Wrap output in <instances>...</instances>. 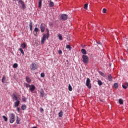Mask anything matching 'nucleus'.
Instances as JSON below:
<instances>
[{"label": "nucleus", "mask_w": 128, "mask_h": 128, "mask_svg": "<svg viewBox=\"0 0 128 128\" xmlns=\"http://www.w3.org/2000/svg\"><path fill=\"white\" fill-rule=\"evenodd\" d=\"M18 1V6L20 8L21 10H26V4L22 0H17Z\"/></svg>", "instance_id": "f257e3e1"}, {"label": "nucleus", "mask_w": 128, "mask_h": 128, "mask_svg": "<svg viewBox=\"0 0 128 128\" xmlns=\"http://www.w3.org/2000/svg\"><path fill=\"white\" fill-rule=\"evenodd\" d=\"M9 120L10 124H14L16 120V115L14 114L10 113L9 114Z\"/></svg>", "instance_id": "f03ea898"}, {"label": "nucleus", "mask_w": 128, "mask_h": 128, "mask_svg": "<svg viewBox=\"0 0 128 128\" xmlns=\"http://www.w3.org/2000/svg\"><path fill=\"white\" fill-rule=\"evenodd\" d=\"M82 62H84V64H88V60H90V59L88 58V56L86 55H82Z\"/></svg>", "instance_id": "7ed1b4c3"}, {"label": "nucleus", "mask_w": 128, "mask_h": 128, "mask_svg": "<svg viewBox=\"0 0 128 128\" xmlns=\"http://www.w3.org/2000/svg\"><path fill=\"white\" fill-rule=\"evenodd\" d=\"M86 86L88 88H92V84H90V78H87L86 80Z\"/></svg>", "instance_id": "20e7f679"}, {"label": "nucleus", "mask_w": 128, "mask_h": 128, "mask_svg": "<svg viewBox=\"0 0 128 128\" xmlns=\"http://www.w3.org/2000/svg\"><path fill=\"white\" fill-rule=\"evenodd\" d=\"M38 68V64H36L35 63H32L30 66V70H36Z\"/></svg>", "instance_id": "39448f33"}, {"label": "nucleus", "mask_w": 128, "mask_h": 128, "mask_svg": "<svg viewBox=\"0 0 128 128\" xmlns=\"http://www.w3.org/2000/svg\"><path fill=\"white\" fill-rule=\"evenodd\" d=\"M60 18L62 20H66L68 18V16L66 15V14H62L60 16Z\"/></svg>", "instance_id": "423d86ee"}, {"label": "nucleus", "mask_w": 128, "mask_h": 128, "mask_svg": "<svg viewBox=\"0 0 128 128\" xmlns=\"http://www.w3.org/2000/svg\"><path fill=\"white\" fill-rule=\"evenodd\" d=\"M46 26L44 23H42L40 24V30L42 32H44V30H46Z\"/></svg>", "instance_id": "0eeeda50"}, {"label": "nucleus", "mask_w": 128, "mask_h": 128, "mask_svg": "<svg viewBox=\"0 0 128 128\" xmlns=\"http://www.w3.org/2000/svg\"><path fill=\"white\" fill-rule=\"evenodd\" d=\"M46 34H44L43 36L41 39L42 44H44V42L46 40Z\"/></svg>", "instance_id": "6e6552de"}, {"label": "nucleus", "mask_w": 128, "mask_h": 128, "mask_svg": "<svg viewBox=\"0 0 128 128\" xmlns=\"http://www.w3.org/2000/svg\"><path fill=\"white\" fill-rule=\"evenodd\" d=\"M39 29L38 28H35L33 32V34L34 36H38V32Z\"/></svg>", "instance_id": "1a4fd4ad"}, {"label": "nucleus", "mask_w": 128, "mask_h": 128, "mask_svg": "<svg viewBox=\"0 0 128 128\" xmlns=\"http://www.w3.org/2000/svg\"><path fill=\"white\" fill-rule=\"evenodd\" d=\"M40 98H44V89H40Z\"/></svg>", "instance_id": "9d476101"}, {"label": "nucleus", "mask_w": 128, "mask_h": 128, "mask_svg": "<svg viewBox=\"0 0 128 128\" xmlns=\"http://www.w3.org/2000/svg\"><path fill=\"white\" fill-rule=\"evenodd\" d=\"M48 4H49V8H52V6H54V2H52L50 0L48 1Z\"/></svg>", "instance_id": "9b49d317"}, {"label": "nucleus", "mask_w": 128, "mask_h": 128, "mask_svg": "<svg viewBox=\"0 0 128 128\" xmlns=\"http://www.w3.org/2000/svg\"><path fill=\"white\" fill-rule=\"evenodd\" d=\"M30 90V92H32L36 90V86L34 85H31Z\"/></svg>", "instance_id": "f8f14e48"}, {"label": "nucleus", "mask_w": 128, "mask_h": 128, "mask_svg": "<svg viewBox=\"0 0 128 128\" xmlns=\"http://www.w3.org/2000/svg\"><path fill=\"white\" fill-rule=\"evenodd\" d=\"M20 100H16V102H14V107L15 108H18V106H20Z\"/></svg>", "instance_id": "ddd939ff"}, {"label": "nucleus", "mask_w": 128, "mask_h": 128, "mask_svg": "<svg viewBox=\"0 0 128 128\" xmlns=\"http://www.w3.org/2000/svg\"><path fill=\"white\" fill-rule=\"evenodd\" d=\"M46 31L47 32L46 36V40H48V38H50V30L46 28Z\"/></svg>", "instance_id": "4468645a"}, {"label": "nucleus", "mask_w": 128, "mask_h": 128, "mask_svg": "<svg viewBox=\"0 0 128 128\" xmlns=\"http://www.w3.org/2000/svg\"><path fill=\"white\" fill-rule=\"evenodd\" d=\"M26 80L27 82H28V84H30L32 82V80L29 77L26 76Z\"/></svg>", "instance_id": "2eb2a0df"}, {"label": "nucleus", "mask_w": 128, "mask_h": 128, "mask_svg": "<svg viewBox=\"0 0 128 128\" xmlns=\"http://www.w3.org/2000/svg\"><path fill=\"white\" fill-rule=\"evenodd\" d=\"M108 79L109 82H112V76L110 74L108 76Z\"/></svg>", "instance_id": "dca6fc26"}, {"label": "nucleus", "mask_w": 128, "mask_h": 128, "mask_svg": "<svg viewBox=\"0 0 128 128\" xmlns=\"http://www.w3.org/2000/svg\"><path fill=\"white\" fill-rule=\"evenodd\" d=\"M29 26L30 28V30L32 32V21L30 22Z\"/></svg>", "instance_id": "f3484780"}, {"label": "nucleus", "mask_w": 128, "mask_h": 128, "mask_svg": "<svg viewBox=\"0 0 128 128\" xmlns=\"http://www.w3.org/2000/svg\"><path fill=\"white\" fill-rule=\"evenodd\" d=\"M81 52L84 55L86 54V50L85 49L82 48L81 50Z\"/></svg>", "instance_id": "a211bd4d"}, {"label": "nucleus", "mask_w": 128, "mask_h": 128, "mask_svg": "<svg viewBox=\"0 0 128 128\" xmlns=\"http://www.w3.org/2000/svg\"><path fill=\"white\" fill-rule=\"evenodd\" d=\"M62 116H64V112L62 111H60L58 113V116L59 118H62Z\"/></svg>", "instance_id": "6ab92c4d"}, {"label": "nucleus", "mask_w": 128, "mask_h": 128, "mask_svg": "<svg viewBox=\"0 0 128 128\" xmlns=\"http://www.w3.org/2000/svg\"><path fill=\"white\" fill-rule=\"evenodd\" d=\"M20 47L22 48H26V44L22 43L20 44Z\"/></svg>", "instance_id": "aec40b11"}, {"label": "nucleus", "mask_w": 128, "mask_h": 128, "mask_svg": "<svg viewBox=\"0 0 128 128\" xmlns=\"http://www.w3.org/2000/svg\"><path fill=\"white\" fill-rule=\"evenodd\" d=\"M18 50L21 52V54H22L24 56V50H22V48H19Z\"/></svg>", "instance_id": "412c9836"}, {"label": "nucleus", "mask_w": 128, "mask_h": 128, "mask_svg": "<svg viewBox=\"0 0 128 128\" xmlns=\"http://www.w3.org/2000/svg\"><path fill=\"white\" fill-rule=\"evenodd\" d=\"M21 108H22V110H26V104L22 105L21 106Z\"/></svg>", "instance_id": "4be33fe9"}, {"label": "nucleus", "mask_w": 128, "mask_h": 128, "mask_svg": "<svg viewBox=\"0 0 128 128\" xmlns=\"http://www.w3.org/2000/svg\"><path fill=\"white\" fill-rule=\"evenodd\" d=\"M20 118H18V116L16 117V124H20Z\"/></svg>", "instance_id": "5701e85b"}, {"label": "nucleus", "mask_w": 128, "mask_h": 128, "mask_svg": "<svg viewBox=\"0 0 128 128\" xmlns=\"http://www.w3.org/2000/svg\"><path fill=\"white\" fill-rule=\"evenodd\" d=\"M68 90H70V92H72V86H70V84H68Z\"/></svg>", "instance_id": "b1692460"}, {"label": "nucleus", "mask_w": 128, "mask_h": 128, "mask_svg": "<svg viewBox=\"0 0 128 128\" xmlns=\"http://www.w3.org/2000/svg\"><path fill=\"white\" fill-rule=\"evenodd\" d=\"M6 80V76H4L2 78V82L3 84H4V82H5Z\"/></svg>", "instance_id": "393cba45"}, {"label": "nucleus", "mask_w": 128, "mask_h": 128, "mask_svg": "<svg viewBox=\"0 0 128 128\" xmlns=\"http://www.w3.org/2000/svg\"><path fill=\"white\" fill-rule=\"evenodd\" d=\"M114 86L115 88H118V83H114Z\"/></svg>", "instance_id": "a878e982"}, {"label": "nucleus", "mask_w": 128, "mask_h": 128, "mask_svg": "<svg viewBox=\"0 0 128 128\" xmlns=\"http://www.w3.org/2000/svg\"><path fill=\"white\" fill-rule=\"evenodd\" d=\"M98 84L99 86H102V80H98Z\"/></svg>", "instance_id": "bb28decb"}, {"label": "nucleus", "mask_w": 128, "mask_h": 128, "mask_svg": "<svg viewBox=\"0 0 128 128\" xmlns=\"http://www.w3.org/2000/svg\"><path fill=\"white\" fill-rule=\"evenodd\" d=\"M42 0H39V2H38V8H42Z\"/></svg>", "instance_id": "cd10ccee"}, {"label": "nucleus", "mask_w": 128, "mask_h": 128, "mask_svg": "<svg viewBox=\"0 0 128 128\" xmlns=\"http://www.w3.org/2000/svg\"><path fill=\"white\" fill-rule=\"evenodd\" d=\"M18 64L16 63H14V64H13V68H18Z\"/></svg>", "instance_id": "c85d7f7f"}, {"label": "nucleus", "mask_w": 128, "mask_h": 128, "mask_svg": "<svg viewBox=\"0 0 128 128\" xmlns=\"http://www.w3.org/2000/svg\"><path fill=\"white\" fill-rule=\"evenodd\" d=\"M120 104H124V100L122 99H119L118 100Z\"/></svg>", "instance_id": "c756f323"}, {"label": "nucleus", "mask_w": 128, "mask_h": 128, "mask_svg": "<svg viewBox=\"0 0 128 128\" xmlns=\"http://www.w3.org/2000/svg\"><path fill=\"white\" fill-rule=\"evenodd\" d=\"M58 37L59 40H62V35H60V34L58 35Z\"/></svg>", "instance_id": "7c9ffc66"}, {"label": "nucleus", "mask_w": 128, "mask_h": 128, "mask_svg": "<svg viewBox=\"0 0 128 128\" xmlns=\"http://www.w3.org/2000/svg\"><path fill=\"white\" fill-rule=\"evenodd\" d=\"M2 118L4 119V122H8V118L6 116H3Z\"/></svg>", "instance_id": "2f4dec72"}, {"label": "nucleus", "mask_w": 128, "mask_h": 128, "mask_svg": "<svg viewBox=\"0 0 128 128\" xmlns=\"http://www.w3.org/2000/svg\"><path fill=\"white\" fill-rule=\"evenodd\" d=\"M66 48H68L70 50H72V47L70 45H66Z\"/></svg>", "instance_id": "473e14b6"}, {"label": "nucleus", "mask_w": 128, "mask_h": 128, "mask_svg": "<svg viewBox=\"0 0 128 128\" xmlns=\"http://www.w3.org/2000/svg\"><path fill=\"white\" fill-rule=\"evenodd\" d=\"M84 10H88V4H84Z\"/></svg>", "instance_id": "72a5a7b5"}, {"label": "nucleus", "mask_w": 128, "mask_h": 128, "mask_svg": "<svg viewBox=\"0 0 128 128\" xmlns=\"http://www.w3.org/2000/svg\"><path fill=\"white\" fill-rule=\"evenodd\" d=\"M32 85H30V84H26V88H30Z\"/></svg>", "instance_id": "f704fd0d"}, {"label": "nucleus", "mask_w": 128, "mask_h": 128, "mask_svg": "<svg viewBox=\"0 0 128 128\" xmlns=\"http://www.w3.org/2000/svg\"><path fill=\"white\" fill-rule=\"evenodd\" d=\"M122 86L123 88H124V90H126V88H128V87L124 84H122Z\"/></svg>", "instance_id": "c9c22d12"}, {"label": "nucleus", "mask_w": 128, "mask_h": 128, "mask_svg": "<svg viewBox=\"0 0 128 128\" xmlns=\"http://www.w3.org/2000/svg\"><path fill=\"white\" fill-rule=\"evenodd\" d=\"M102 12H103V14H106V8H103V10H102Z\"/></svg>", "instance_id": "e433bc0d"}, {"label": "nucleus", "mask_w": 128, "mask_h": 128, "mask_svg": "<svg viewBox=\"0 0 128 128\" xmlns=\"http://www.w3.org/2000/svg\"><path fill=\"white\" fill-rule=\"evenodd\" d=\"M13 98H14L15 100H18V97L16 95L13 96Z\"/></svg>", "instance_id": "4c0bfd02"}, {"label": "nucleus", "mask_w": 128, "mask_h": 128, "mask_svg": "<svg viewBox=\"0 0 128 128\" xmlns=\"http://www.w3.org/2000/svg\"><path fill=\"white\" fill-rule=\"evenodd\" d=\"M40 76L41 78H44V73H41Z\"/></svg>", "instance_id": "58836bf2"}, {"label": "nucleus", "mask_w": 128, "mask_h": 128, "mask_svg": "<svg viewBox=\"0 0 128 128\" xmlns=\"http://www.w3.org/2000/svg\"><path fill=\"white\" fill-rule=\"evenodd\" d=\"M40 112H44V108H40Z\"/></svg>", "instance_id": "ea45409f"}, {"label": "nucleus", "mask_w": 128, "mask_h": 128, "mask_svg": "<svg viewBox=\"0 0 128 128\" xmlns=\"http://www.w3.org/2000/svg\"><path fill=\"white\" fill-rule=\"evenodd\" d=\"M58 52L59 54H62V50H59Z\"/></svg>", "instance_id": "a19ab883"}, {"label": "nucleus", "mask_w": 128, "mask_h": 128, "mask_svg": "<svg viewBox=\"0 0 128 128\" xmlns=\"http://www.w3.org/2000/svg\"><path fill=\"white\" fill-rule=\"evenodd\" d=\"M100 74L102 76H104V72H100Z\"/></svg>", "instance_id": "79ce46f5"}, {"label": "nucleus", "mask_w": 128, "mask_h": 128, "mask_svg": "<svg viewBox=\"0 0 128 128\" xmlns=\"http://www.w3.org/2000/svg\"><path fill=\"white\" fill-rule=\"evenodd\" d=\"M16 110L18 111V112H20V108L18 107L16 108Z\"/></svg>", "instance_id": "37998d69"}, {"label": "nucleus", "mask_w": 128, "mask_h": 128, "mask_svg": "<svg viewBox=\"0 0 128 128\" xmlns=\"http://www.w3.org/2000/svg\"><path fill=\"white\" fill-rule=\"evenodd\" d=\"M22 100L24 102H26V98H23Z\"/></svg>", "instance_id": "c03bdc74"}, {"label": "nucleus", "mask_w": 128, "mask_h": 128, "mask_svg": "<svg viewBox=\"0 0 128 128\" xmlns=\"http://www.w3.org/2000/svg\"><path fill=\"white\" fill-rule=\"evenodd\" d=\"M97 44H102V43H100V42H97Z\"/></svg>", "instance_id": "a18cd8bd"}, {"label": "nucleus", "mask_w": 128, "mask_h": 128, "mask_svg": "<svg viewBox=\"0 0 128 128\" xmlns=\"http://www.w3.org/2000/svg\"><path fill=\"white\" fill-rule=\"evenodd\" d=\"M125 84H126V86L128 87V82H126V83Z\"/></svg>", "instance_id": "49530a36"}, {"label": "nucleus", "mask_w": 128, "mask_h": 128, "mask_svg": "<svg viewBox=\"0 0 128 128\" xmlns=\"http://www.w3.org/2000/svg\"><path fill=\"white\" fill-rule=\"evenodd\" d=\"M32 128H37L36 126H34Z\"/></svg>", "instance_id": "de8ad7c7"}, {"label": "nucleus", "mask_w": 128, "mask_h": 128, "mask_svg": "<svg viewBox=\"0 0 128 128\" xmlns=\"http://www.w3.org/2000/svg\"><path fill=\"white\" fill-rule=\"evenodd\" d=\"M66 62H68V60H66Z\"/></svg>", "instance_id": "09e8293b"}, {"label": "nucleus", "mask_w": 128, "mask_h": 128, "mask_svg": "<svg viewBox=\"0 0 128 128\" xmlns=\"http://www.w3.org/2000/svg\"><path fill=\"white\" fill-rule=\"evenodd\" d=\"M13 0L16 1V0Z\"/></svg>", "instance_id": "8fccbe9b"}, {"label": "nucleus", "mask_w": 128, "mask_h": 128, "mask_svg": "<svg viewBox=\"0 0 128 128\" xmlns=\"http://www.w3.org/2000/svg\"><path fill=\"white\" fill-rule=\"evenodd\" d=\"M45 96H46V94Z\"/></svg>", "instance_id": "3c124183"}]
</instances>
